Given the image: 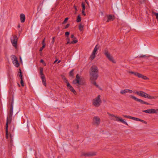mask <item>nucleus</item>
Segmentation results:
<instances>
[{
  "label": "nucleus",
  "instance_id": "obj_1",
  "mask_svg": "<svg viewBox=\"0 0 158 158\" xmlns=\"http://www.w3.org/2000/svg\"><path fill=\"white\" fill-rule=\"evenodd\" d=\"M90 79L92 81L96 80L98 77V69L95 65H92L90 68L89 72Z\"/></svg>",
  "mask_w": 158,
  "mask_h": 158
},
{
  "label": "nucleus",
  "instance_id": "obj_2",
  "mask_svg": "<svg viewBox=\"0 0 158 158\" xmlns=\"http://www.w3.org/2000/svg\"><path fill=\"white\" fill-rule=\"evenodd\" d=\"M136 94L139 96L148 99H155L156 98L155 97H152L149 94H148L145 92L142 91H137L136 92Z\"/></svg>",
  "mask_w": 158,
  "mask_h": 158
},
{
  "label": "nucleus",
  "instance_id": "obj_3",
  "mask_svg": "<svg viewBox=\"0 0 158 158\" xmlns=\"http://www.w3.org/2000/svg\"><path fill=\"white\" fill-rule=\"evenodd\" d=\"M107 114L111 116L112 117H114L116 119H115L114 118H111V120H113L114 121H120L122 123L126 124V125L128 126V123L125 121H124L123 119L122 118H120L116 116H115V115H114L113 114H111L109 113L108 112L107 113Z\"/></svg>",
  "mask_w": 158,
  "mask_h": 158
},
{
  "label": "nucleus",
  "instance_id": "obj_4",
  "mask_svg": "<svg viewBox=\"0 0 158 158\" xmlns=\"http://www.w3.org/2000/svg\"><path fill=\"white\" fill-rule=\"evenodd\" d=\"M100 96L99 95L93 100V104L96 107L99 106L102 101L100 99Z\"/></svg>",
  "mask_w": 158,
  "mask_h": 158
},
{
  "label": "nucleus",
  "instance_id": "obj_5",
  "mask_svg": "<svg viewBox=\"0 0 158 158\" xmlns=\"http://www.w3.org/2000/svg\"><path fill=\"white\" fill-rule=\"evenodd\" d=\"M73 83L74 84H78L79 85H83L84 83L81 81L80 77L78 74H77L75 79L73 81Z\"/></svg>",
  "mask_w": 158,
  "mask_h": 158
},
{
  "label": "nucleus",
  "instance_id": "obj_6",
  "mask_svg": "<svg viewBox=\"0 0 158 158\" xmlns=\"http://www.w3.org/2000/svg\"><path fill=\"white\" fill-rule=\"evenodd\" d=\"M104 54L110 61L112 62L113 63H115L114 60L113 59V57L108 52V51L107 49H106L104 50Z\"/></svg>",
  "mask_w": 158,
  "mask_h": 158
},
{
  "label": "nucleus",
  "instance_id": "obj_7",
  "mask_svg": "<svg viewBox=\"0 0 158 158\" xmlns=\"http://www.w3.org/2000/svg\"><path fill=\"white\" fill-rule=\"evenodd\" d=\"M12 60L13 61V64L15 66L18 67L19 65V64L18 61L17 57L15 55H12L11 56Z\"/></svg>",
  "mask_w": 158,
  "mask_h": 158
},
{
  "label": "nucleus",
  "instance_id": "obj_8",
  "mask_svg": "<svg viewBox=\"0 0 158 158\" xmlns=\"http://www.w3.org/2000/svg\"><path fill=\"white\" fill-rule=\"evenodd\" d=\"M130 97L131 98L134 99L136 101L139 102L141 104H145L148 105H150V103H148L146 102H144L141 99H138V98H136V97H135L133 96L132 95H130Z\"/></svg>",
  "mask_w": 158,
  "mask_h": 158
},
{
  "label": "nucleus",
  "instance_id": "obj_9",
  "mask_svg": "<svg viewBox=\"0 0 158 158\" xmlns=\"http://www.w3.org/2000/svg\"><path fill=\"white\" fill-rule=\"evenodd\" d=\"M13 100H12V101L11 102V106L10 108V112L9 114V116L7 118H10L12 119V115L13 114Z\"/></svg>",
  "mask_w": 158,
  "mask_h": 158
},
{
  "label": "nucleus",
  "instance_id": "obj_10",
  "mask_svg": "<svg viewBox=\"0 0 158 158\" xmlns=\"http://www.w3.org/2000/svg\"><path fill=\"white\" fill-rule=\"evenodd\" d=\"M93 122L94 124L96 125L97 126H98L100 123V119L98 116H94L93 119Z\"/></svg>",
  "mask_w": 158,
  "mask_h": 158
},
{
  "label": "nucleus",
  "instance_id": "obj_11",
  "mask_svg": "<svg viewBox=\"0 0 158 158\" xmlns=\"http://www.w3.org/2000/svg\"><path fill=\"white\" fill-rule=\"evenodd\" d=\"M96 155V153L95 152H89L88 153H82L81 155V156H95Z\"/></svg>",
  "mask_w": 158,
  "mask_h": 158
},
{
  "label": "nucleus",
  "instance_id": "obj_12",
  "mask_svg": "<svg viewBox=\"0 0 158 158\" xmlns=\"http://www.w3.org/2000/svg\"><path fill=\"white\" fill-rule=\"evenodd\" d=\"M135 76L138 77L139 78H142L144 80H147L148 79V77L138 73L135 72L134 74Z\"/></svg>",
  "mask_w": 158,
  "mask_h": 158
},
{
  "label": "nucleus",
  "instance_id": "obj_13",
  "mask_svg": "<svg viewBox=\"0 0 158 158\" xmlns=\"http://www.w3.org/2000/svg\"><path fill=\"white\" fill-rule=\"evenodd\" d=\"M17 36H15L14 37V39L11 41L12 44L13 46L15 47V48L17 47Z\"/></svg>",
  "mask_w": 158,
  "mask_h": 158
},
{
  "label": "nucleus",
  "instance_id": "obj_14",
  "mask_svg": "<svg viewBox=\"0 0 158 158\" xmlns=\"http://www.w3.org/2000/svg\"><path fill=\"white\" fill-rule=\"evenodd\" d=\"M132 92V91L131 90L127 89H125L123 90H122L120 92V93L122 94H125L126 93H128L131 94Z\"/></svg>",
  "mask_w": 158,
  "mask_h": 158
},
{
  "label": "nucleus",
  "instance_id": "obj_15",
  "mask_svg": "<svg viewBox=\"0 0 158 158\" xmlns=\"http://www.w3.org/2000/svg\"><path fill=\"white\" fill-rule=\"evenodd\" d=\"M66 86L72 92L74 93V94H76V91L70 84H68L67 85H66Z\"/></svg>",
  "mask_w": 158,
  "mask_h": 158
},
{
  "label": "nucleus",
  "instance_id": "obj_16",
  "mask_svg": "<svg viewBox=\"0 0 158 158\" xmlns=\"http://www.w3.org/2000/svg\"><path fill=\"white\" fill-rule=\"evenodd\" d=\"M21 22L22 23L24 22L25 20V16L23 14H21L20 16Z\"/></svg>",
  "mask_w": 158,
  "mask_h": 158
},
{
  "label": "nucleus",
  "instance_id": "obj_17",
  "mask_svg": "<svg viewBox=\"0 0 158 158\" xmlns=\"http://www.w3.org/2000/svg\"><path fill=\"white\" fill-rule=\"evenodd\" d=\"M12 120V119L7 118L6 119V128L7 129L8 128V124L11 123Z\"/></svg>",
  "mask_w": 158,
  "mask_h": 158
},
{
  "label": "nucleus",
  "instance_id": "obj_18",
  "mask_svg": "<svg viewBox=\"0 0 158 158\" xmlns=\"http://www.w3.org/2000/svg\"><path fill=\"white\" fill-rule=\"evenodd\" d=\"M99 46L98 45H97L94 48L92 53H93L94 54H96V52L97 51V50L99 49Z\"/></svg>",
  "mask_w": 158,
  "mask_h": 158
},
{
  "label": "nucleus",
  "instance_id": "obj_19",
  "mask_svg": "<svg viewBox=\"0 0 158 158\" xmlns=\"http://www.w3.org/2000/svg\"><path fill=\"white\" fill-rule=\"evenodd\" d=\"M114 20L112 16L111 15H109L107 16V22H109V21H113Z\"/></svg>",
  "mask_w": 158,
  "mask_h": 158
},
{
  "label": "nucleus",
  "instance_id": "obj_20",
  "mask_svg": "<svg viewBox=\"0 0 158 158\" xmlns=\"http://www.w3.org/2000/svg\"><path fill=\"white\" fill-rule=\"evenodd\" d=\"M41 78L42 80V83L43 85H44L45 86H46V79L45 77H41Z\"/></svg>",
  "mask_w": 158,
  "mask_h": 158
},
{
  "label": "nucleus",
  "instance_id": "obj_21",
  "mask_svg": "<svg viewBox=\"0 0 158 158\" xmlns=\"http://www.w3.org/2000/svg\"><path fill=\"white\" fill-rule=\"evenodd\" d=\"M40 77H45V76L43 73V68L41 67L40 68Z\"/></svg>",
  "mask_w": 158,
  "mask_h": 158
},
{
  "label": "nucleus",
  "instance_id": "obj_22",
  "mask_svg": "<svg viewBox=\"0 0 158 158\" xmlns=\"http://www.w3.org/2000/svg\"><path fill=\"white\" fill-rule=\"evenodd\" d=\"M142 111L146 113L151 114V109H149L146 110H143Z\"/></svg>",
  "mask_w": 158,
  "mask_h": 158
},
{
  "label": "nucleus",
  "instance_id": "obj_23",
  "mask_svg": "<svg viewBox=\"0 0 158 158\" xmlns=\"http://www.w3.org/2000/svg\"><path fill=\"white\" fill-rule=\"evenodd\" d=\"M62 79H63L64 82L67 84L66 85H67L68 84H70L68 80L65 77L63 76L62 77Z\"/></svg>",
  "mask_w": 158,
  "mask_h": 158
},
{
  "label": "nucleus",
  "instance_id": "obj_24",
  "mask_svg": "<svg viewBox=\"0 0 158 158\" xmlns=\"http://www.w3.org/2000/svg\"><path fill=\"white\" fill-rule=\"evenodd\" d=\"M157 111L158 112V109H157L156 110L154 109H151V114L156 113Z\"/></svg>",
  "mask_w": 158,
  "mask_h": 158
},
{
  "label": "nucleus",
  "instance_id": "obj_25",
  "mask_svg": "<svg viewBox=\"0 0 158 158\" xmlns=\"http://www.w3.org/2000/svg\"><path fill=\"white\" fill-rule=\"evenodd\" d=\"M73 39H74V40H73V41L71 42L70 44H76L78 42L77 40V38L75 37H74Z\"/></svg>",
  "mask_w": 158,
  "mask_h": 158
},
{
  "label": "nucleus",
  "instance_id": "obj_26",
  "mask_svg": "<svg viewBox=\"0 0 158 158\" xmlns=\"http://www.w3.org/2000/svg\"><path fill=\"white\" fill-rule=\"evenodd\" d=\"M95 54H94L92 53V55L90 56L89 58L91 60H93L95 57Z\"/></svg>",
  "mask_w": 158,
  "mask_h": 158
},
{
  "label": "nucleus",
  "instance_id": "obj_27",
  "mask_svg": "<svg viewBox=\"0 0 158 158\" xmlns=\"http://www.w3.org/2000/svg\"><path fill=\"white\" fill-rule=\"evenodd\" d=\"M81 21V18L80 15H79L77 17L76 21L77 22H80Z\"/></svg>",
  "mask_w": 158,
  "mask_h": 158
},
{
  "label": "nucleus",
  "instance_id": "obj_28",
  "mask_svg": "<svg viewBox=\"0 0 158 158\" xmlns=\"http://www.w3.org/2000/svg\"><path fill=\"white\" fill-rule=\"evenodd\" d=\"M74 69H73L69 73V76L70 77H73L74 75L73 72Z\"/></svg>",
  "mask_w": 158,
  "mask_h": 158
},
{
  "label": "nucleus",
  "instance_id": "obj_29",
  "mask_svg": "<svg viewBox=\"0 0 158 158\" xmlns=\"http://www.w3.org/2000/svg\"><path fill=\"white\" fill-rule=\"evenodd\" d=\"M79 29L81 31H82L83 30V26L80 24L79 25Z\"/></svg>",
  "mask_w": 158,
  "mask_h": 158
},
{
  "label": "nucleus",
  "instance_id": "obj_30",
  "mask_svg": "<svg viewBox=\"0 0 158 158\" xmlns=\"http://www.w3.org/2000/svg\"><path fill=\"white\" fill-rule=\"evenodd\" d=\"M131 119H132L133 120L137 121H140V119L138 118L134 117L131 116Z\"/></svg>",
  "mask_w": 158,
  "mask_h": 158
},
{
  "label": "nucleus",
  "instance_id": "obj_31",
  "mask_svg": "<svg viewBox=\"0 0 158 158\" xmlns=\"http://www.w3.org/2000/svg\"><path fill=\"white\" fill-rule=\"evenodd\" d=\"M150 56H147L146 55H142L141 56H139V58H143L144 57H147V59H148V57H149Z\"/></svg>",
  "mask_w": 158,
  "mask_h": 158
},
{
  "label": "nucleus",
  "instance_id": "obj_32",
  "mask_svg": "<svg viewBox=\"0 0 158 158\" xmlns=\"http://www.w3.org/2000/svg\"><path fill=\"white\" fill-rule=\"evenodd\" d=\"M6 138L7 139L8 138V129H7L6 128Z\"/></svg>",
  "mask_w": 158,
  "mask_h": 158
},
{
  "label": "nucleus",
  "instance_id": "obj_33",
  "mask_svg": "<svg viewBox=\"0 0 158 158\" xmlns=\"http://www.w3.org/2000/svg\"><path fill=\"white\" fill-rule=\"evenodd\" d=\"M82 10H85V4L84 3L82 2Z\"/></svg>",
  "mask_w": 158,
  "mask_h": 158
},
{
  "label": "nucleus",
  "instance_id": "obj_34",
  "mask_svg": "<svg viewBox=\"0 0 158 158\" xmlns=\"http://www.w3.org/2000/svg\"><path fill=\"white\" fill-rule=\"evenodd\" d=\"M45 45L44 44V45H43L42 47H41L40 48V50H39V51L40 52H41L42 51V50H43V48H44L45 47Z\"/></svg>",
  "mask_w": 158,
  "mask_h": 158
},
{
  "label": "nucleus",
  "instance_id": "obj_35",
  "mask_svg": "<svg viewBox=\"0 0 158 158\" xmlns=\"http://www.w3.org/2000/svg\"><path fill=\"white\" fill-rule=\"evenodd\" d=\"M68 17H67L65 18V19L64 20V21H63V24H65L66 23V22H67V20L68 19Z\"/></svg>",
  "mask_w": 158,
  "mask_h": 158
},
{
  "label": "nucleus",
  "instance_id": "obj_36",
  "mask_svg": "<svg viewBox=\"0 0 158 158\" xmlns=\"http://www.w3.org/2000/svg\"><path fill=\"white\" fill-rule=\"evenodd\" d=\"M19 73H20V74L19 75V76L20 77V78L21 79H21H23V75L22 74V72H21V70L20 69V72Z\"/></svg>",
  "mask_w": 158,
  "mask_h": 158
},
{
  "label": "nucleus",
  "instance_id": "obj_37",
  "mask_svg": "<svg viewBox=\"0 0 158 158\" xmlns=\"http://www.w3.org/2000/svg\"><path fill=\"white\" fill-rule=\"evenodd\" d=\"M123 116L124 117L129 118L130 119H131V116H127V115H123Z\"/></svg>",
  "mask_w": 158,
  "mask_h": 158
},
{
  "label": "nucleus",
  "instance_id": "obj_38",
  "mask_svg": "<svg viewBox=\"0 0 158 158\" xmlns=\"http://www.w3.org/2000/svg\"><path fill=\"white\" fill-rule=\"evenodd\" d=\"M153 13L156 15L157 19L158 20V13L153 12Z\"/></svg>",
  "mask_w": 158,
  "mask_h": 158
},
{
  "label": "nucleus",
  "instance_id": "obj_39",
  "mask_svg": "<svg viewBox=\"0 0 158 158\" xmlns=\"http://www.w3.org/2000/svg\"><path fill=\"white\" fill-rule=\"evenodd\" d=\"M70 44V39L68 37L67 38V42L66 43V44Z\"/></svg>",
  "mask_w": 158,
  "mask_h": 158
},
{
  "label": "nucleus",
  "instance_id": "obj_40",
  "mask_svg": "<svg viewBox=\"0 0 158 158\" xmlns=\"http://www.w3.org/2000/svg\"><path fill=\"white\" fill-rule=\"evenodd\" d=\"M20 83H21V85L22 86H24L23 81V79H21V80Z\"/></svg>",
  "mask_w": 158,
  "mask_h": 158
},
{
  "label": "nucleus",
  "instance_id": "obj_41",
  "mask_svg": "<svg viewBox=\"0 0 158 158\" xmlns=\"http://www.w3.org/2000/svg\"><path fill=\"white\" fill-rule=\"evenodd\" d=\"M92 83L94 84L97 87L98 86V85L97 84L96 82L95 81H93L92 82Z\"/></svg>",
  "mask_w": 158,
  "mask_h": 158
},
{
  "label": "nucleus",
  "instance_id": "obj_42",
  "mask_svg": "<svg viewBox=\"0 0 158 158\" xmlns=\"http://www.w3.org/2000/svg\"><path fill=\"white\" fill-rule=\"evenodd\" d=\"M69 34H70V33L69 32H68V31L66 32L65 33V35L67 37H68V36L69 35Z\"/></svg>",
  "mask_w": 158,
  "mask_h": 158
},
{
  "label": "nucleus",
  "instance_id": "obj_43",
  "mask_svg": "<svg viewBox=\"0 0 158 158\" xmlns=\"http://www.w3.org/2000/svg\"><path fill=\"white\" fill-rule=\"evenodd\" d=\"M139 121L145 124H147V122H146L144 121V120H142V119H140V121Z\"/></svg>",
  "mask_w": 158,
  "mask_h": 158
},
{
  "label": "nucleus",
  "instance_id": "obj_44",
  "mask_svg": "<svg viewBox=\"0 0 158 158\" xmlns=\"http://www.w3.org/2000/svg\"><path fill=\"white\" fill-rule=\"evenodd\" d=\"M10 143H13V141L12 139V137L11 134H10Z\"/></svg>",
  "mask_w": 158,
  "mask_h": 158
},
{
  "label": "nucleus",
  "instance_id": "obj_45",
  "mask_svg": "<svg viewBox=\"0 0 158 158\" xmlns=\"http://www.w3.org/2000/svg\"><path fill=\"white\" fill-rule=\"evenodd\" d=\"M45 38H44L43 40L42 43V45H44V44L45 45V46L46 44L45 43Z\"/></svg>",
  "mask_w": 158,
  "mask_h": 158
},
{
  "label": "nucleus",
  "instance_id": "obj_46",
  "mask_svg": "<svg viewBox=\"0 0 158 158\" xmlns=\"http://www.w3.org/2000/svg\"><path fill=\"white\" fill-rule=\"evenodd\" d=\"M70 26V24H67L66 26L65 27H64V28L65 29H66V28H68L69 27V26Z\"/></svg>",
  "mask_w": 158,
  "mask_h": 158
},
{
  "label": "nucleus",
  "instance_id": "obj_47",
  "mask_svg": "<svg viewBox=\"0 0 158 158\" xmlns=\"http://www.w3.org/2000/svg\"><path fill=\"white\" fill-rule=\"evenodd\" d=\"M85 10H82V13L85 16L86 14L85 12Z\"/></svg>",
  "mask_w": 158,
  "mask_h": 158
},
{
  "label": "nucleus",
  "instance_id": "obj_48",
  "mask_svg": "<svg viewBox=\"0 0 158 158\" xmlns=\"http://www.w3.org/2000/svg\"><path fill=\"white\" fill-rule=\"evenodd\" d=\"M55 37H52V43L53 44L55 41Z\"/></svg>",
  "mask_w": 158,
  "mask_h": 158
},
{
  "label": "nucleus",
  "instance_id": "obj_49",
  "mask_svg": "<svg viewBox=\"0 0 158 158\" xmlns=\"http://www.w3.org/2000/svg\"><path fill=\"white\" fill-rule=\"evenodd\" d=\"M40 62L41 63H42L43 64L44 63V60H43V59H41V60H40Z\"/></svg>",
  "mask_w": 158,
  "mask_h": 158
},
{
  "label": "nucleus",
  "instance_id": "obj_50",
  "mask_svg": "<svg viewBox=\"0 0 158 158\" xmlns=\"http://www.w3.org/2000/svg\"><path fill=\"white\" fill-rule=\"evenodd\" d=\"M74 35L73 34L71 35V38H74Z\"/></svg>",
  "mask_w": 158,
  "mask_h": 158
},
{
  "label": "nucleus",
  "instance_id": "obj_51",
  "mask_svg": "<svg viewBox=\"0 0 158 158\" xmlns=\"http://www.w3.org/2000/svg\"><path fill=\"white\" fill-rule=\"evenodd\" d=\"M135 72H132V71H130L129 72V73L133 74H134Z\"/></svg>",
  "mask_w": 158,
  "mask_h": 158
},
{
  "label": "nucleus",
  "instance_id": "obj_52",
  "mask_svg": "<svg viewBox=\"0 0 158 158\" xmlns=\"http://www.w3.org/2000/svg\"><path fill=\"white\" fill-rule=\"evenodd\" d=\"M85 1L87 3V4L89 6V2L86 1V0H85Z\"/></svg>",
  "mask_w": 158,
  "mask_h": 158
},
{
  "label": "nucleus",
  "instance_id": "obj_53",
  "mask_svg": "<svg viewBox=\"0 0 158 158\" xmlns=\"http://www.w3.org/2000/svg\"><path fill=\"white\" fill-rule=\"evenodd\" d=\"M74 8L75 9V10H77V9L76 6H74Z\"/></svg>",
  "mask_w": 158,
  "mask_h": 158
},
{
  "label": "nucleus",
  "instance_id": "obj_54",
  "mask_svg": "<svg viewBox=\"0 0 158 158\" xmlns=\"http://www.w3.org/2000/svg\"><path fill=\"white\" fill-rule=\"evenodd\" d=\"M57 61H58L57 59L54 62L53 64H54Z\"/></svg>",
  "mask_w": 158,
  "mask_h": 158
},
{
  "label": "nucleus",
  "instance_id": "obj_55",
  "mask_svg": "<svg viewBox=\"0 0 158 158\" xmlns=\"http://www.w3.org/2000/svg\"><path fill=\"white\" fill-rule=\"evenodd\" d=\"M20 24H19L18 25V27L20 28Z\"/></svg>",
  "mask_w": 158,
  "mask_h": 158
},
{
  "label": "nucleus",
  "instance_id": "obj_56",
  "mask_svg": "<svg viewBox=\"0 0 158 158\" xmlns=\"http://www.w3.org/2000/svg\"><path fill=\"white\" fill-rule=\"evenodd\" d=\"M60 61H61L60 60H59L58 61V62L57 63V64L59 63H60Z\"/></svg>",
  "mask_w": 158,
  "mask_h": 158
},
{
  "label": "nucleus",
  "instance_id": "obj_57",
  "mask_svg": "<svg viewBox=\"0 0 158 158\" xmlns=\"http://www.w3.org/2000/svg\"><path fill=\"white\" fill-rule=\"evenodd\" d=\"M43 64L44 65V66H46V64L44 62V63Z\"/></svg>",
  "mask_w": 158,
  "mask_h": 158
}]
</instances>
